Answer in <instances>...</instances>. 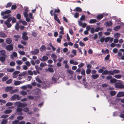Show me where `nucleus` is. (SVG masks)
Segmentation results:
<instances>
[{
    "instance_id": "nucleus-1",
    "label": "nucleus",
    "mask_w": 124,
    "mask_h": 124,
    "mask_svg": "<svg viewBox=\"0 0 124 124\" xmlns=\"http://www.w3.org/2000/svg\"><path fill=\"white\" fill-rule=\"evenodd\" d=\"M11 13V11L10 10H7L5 11H2L1 13V15L3 16L2 18L6 19L10 16L11 15L9 14Z\"/></svg>"
},
{
    "instance_id": "nucleus-2",
    "label": "nucleus",
    "mask_w": 124,
    "mask_h": 124,
    "mask_svg": "<svg viewBox=\"0 0 124 124\" xmlns=\"http://www.w3.org/2000/svg\"><path fill=\"white\" fill-rule=\"evenodd\" d=\"M13 87L12 86H7L5 88V90L6 92H10L11 93H13L17 91V89L13 90Z\"/></svg>"
},
{
    "instance_id": "nucleus-3",
    "label": "nucleus",
    "mask_w": 124,
    "mask_h": 124,
    "mask_svg": "<svg viewBox=\"0 0 124 124\" xmlns=\"http://www.w3.org/2000/svg\"><path fill=\"white\" fill-rule=\"evenodd\" d=\"M15 105L17 107L23 108L27 106V104L25 103H22L19 102H16L15 103Z\"/></svg>"
},
{
    "instance_id": "nucleus-4",
    "label": "nucleus",
    "mask_w": 124,
    "mask_h": 124,
    "mask_svg": "<svg viewBox=\"0 0 124 124\" xmlns=\"http://www.w3.org/2000/svg\"><path fill=\"white\" fill-rule=\"evenodd\" d=\"M12 17H10L8 18L7 20L4 22V24L6 25L8 28H10L11 26V24L10 23Z\"/></svg>"
},
{
    "instance_id": "nucleus-5",
    "label": "nucleus",
    "mask_w": 124,
    "mask_h": 124,
    "mask_svg": "<svg viewBox=\"0 0 124 124\" xmlns=\"http://www.w3.org/2000/svg\"><path fill=\"white\" fill-rule=\"evenodd\" d=\"M23 109L20 107H18L16 109V111L15 114L17 115H22L23 113L22 112Z\"/></svg>"
},
{
    "instance_id": "nucleus-6",
    "label": "nucleus",
    "mask_w": 124,
    "mask_h": 124,
    "mask_svg": "<svg viewBox=\"0 0 124 124\" xmlns=\"http://www.w3.org/2000/svg\"><path fill=\"white\" fill-rule=\"evenodd\" d=\"M39 50L37 49L31 51L30 53L32 55H36L39 53Z\"/></svg>"
},
{
    "instance_id": "nucleus-7",
    "label": "nucleus",
    "mask_w": 124,
    "mask_h": 124,
    "mask_svg": "<svg viewBox=\"0 0 124 124\" xmlns=\"http://www.w3.org/2000/svg\"><path fill=\"white\" fill-rule=\"evenodd\" d=\"M6 49L8 51H11L13 49V46L12 45H9L7 46L6 47Z\"/></svg>"
},
{
    "instance_id": "nucleus-8",
    "label": "nucleus",
    "mask_w": 124,
    "mask_h": 124,
    "mask_svg": "<svg viewBox=\"0 0 124 124\" xmlns=\"http://www.w3.org/2000/svg\"><path fill=\"white\" fill-rule=\"evenodd\" d=\"M115 87L117 88H124V85L122 84H115Z\"/></svg>"
},
{
    "instance_id": "nucleus-9",
    "label": "nucleus",
    "mask_w": 124,
    "mask_h": 124,
    "mask_svg": "<svg viewBox=\"0 0 124 124\" xmlns=\"http://www.w3.org/2000/svg\"><path fill=\"white\" fill-rule=\"evenodd\" d=\"M27 33L26 32H24L23 33V39L25 40H27L28 39V37L27 36Z\"/></svg>"
},
{
    "instance_id": "nucleus-10",
    "label": "nucleus",
    "mask_w": 124,
    "mask_h": 124,
    "mask_svg": "<svg viewBox=\"0 0 124 124\" xmlns=\"http://www.w3.org/2000/svg\"><path fill=\"white\" fill-rule=\"evenodd\" d=\"M102 74L103 75H111V70L108 71L107 70H105L103 71Z\"/></svg>"
},
{
    "instance_id": "nucleus-11",
    "label": "nucleus",
    "mask_w": 124,
    "mask_h": 124,
    "mask_svg": "<svg viewBox=\"0 0 124 124\" xmlns=\"http://www.w3.org/2000/svg\"><path fill=\"white\" fill-rule=\"evenodd\" d=\"M24 82L23 81H16L15 82L14 84L15 85H17L22 84Z\"/></svg>"
},
{
    "instance_id": "nucleus-12",
    "label": "nucleus",
    "mask_w": 124,
    "mask_h": 124,
    "mask_svg": "<svg viewBox=\"0 0 124 124\" xmlns=\"http://www.w3.org/2000/svg\"><path fill=\"white\" fill-rule=\"evenodd\" d=\"M117 96L118 97H121L124 96V92H119L117 94Z\"/></svg>"
},
{
    "instance_id": "nucleus-13",
    "label": "nucleus",
    "mask_w": 124,
    "mask_h": 124,
    "mask_svg": "<svg viewBox=\"0 0 124 124\" xmlns=\"http://www.w3.org/2000/svg\"><path fill=\"white\" fill-rule=\"evenodd\" d=\"M111 75H113L114 74L119 73L120 72V71L118 70H114L113 71L111 70Z\"/></svg>"
},
{
    "instance_id": "nucleus-14",
    "label": "nucleus",
    "mask_w": 124,
    "mask_h": 124,
    "mask_svg": "<svg viewBox=\"0 0 124 124\" xmlns=\"http://www.w3.org/2000/svg\"><path fill=\"white\" fill-rule=\"evenodd\" d=\"M47 64L45 62H41L40 63V66L41 68H39V69L40 70H41L42 68L45 66H46Z\"/></svg>"
},
{
    "instance_id": "nucleus-15",
    "label": "nucleus",
    "mask_w": 124,
    "mask_h": 124,
    "mask_svg": "<svg viewBox=\"0 0 124 124\" xmlns=\"http://www.w3.org/2000/svg\"><path fill=\"white\" fill-rule=\"evenodd\" d=\"M0 37L3 38L7 37V35L3 32H0Z\"/></svg>"
},
{
    "instance_id": "nucleus-16",
    "label": "nucleus",
    "mask_w": 124,
    "mask_h": 124,
    "mask_svg": "<svg viewBox=\"0 0 124 124\" xmlns=\"http://www.w3.org/2000/svg\"><path fill=\"white\" fill-rule=\"evenodd\" d=\"M51 57L52 58L54 62L56 61V59L57 58V56L56 55L54 54H51Z\"/></svg>"
},
{
    "instance_id": "nucleus-17",
    "label": "nucleus",
    "mask_w": 124,
    "mask_h": 124,
    "mask_svg": "<svg viewBox=\"0 0 124 124\" xmlns=\"http://www.w3.org/2000/svg\"><path fill=\"white\" fill-rule=\"evenodd\" d=\"M104 15H105V14L104 13L101 14L97 16V19H101L104 16Z\"/></svg>"
},
{
    "instance_id": "nucleus-18",
    "label": "nucleus",
    "mask_w": 124,
    "mask_h": 124,
    "mask_svg": "<svg viewBox=\"0 0 124 124\" xmlns=\"http://www.w3.org/2000/svg\"><path fill=\"white\" fill-rule=\"evenodd\" d=\"M48 59V57L46 56H44L42 57V59H40V60L41 61H46Z\"/></svg>"
},
{
    "instance_id": "nucleus-19",
    "label": "nucleus",
    "mask_w": 124,
    "mask_h": 124,
    "mask_svg": "<svg viewBox=\"0 0 124 124\" xmlns=\"http://www.w3.org/2000/svg\"><path fill=\"white\" fill-rule=\"evenodd\" d=\"M12 41V40L11 39L9 38H7L6 40V42L8 44H10Z\"/></svg>"
},
{
    "instance_id": "nucleus-20",
    "label": "nucleus",
    "mask_w": 124,
    "mask_h": 124,
    "mask_svg": "<svg viewBox=\"0 0 124 124\" xmlns=\"http://www.w3.org/2000/svg\"><path fill=\"white\" fill-rule=\"evenodd\" d=\"M99 77V75L98 74L93 75H92V78L95 79Z\"/></svg>"
},
{
    "instance_id": "nucleus-21",
    "label": "nucleus",
    "mask_w": 124,
    "mask_h": 124,
    "mask_svg": "<svg viewBox=\"0 0 124 124\" xmlns=\"http://www.w3.org/2000/svg\"><path fill=\"white\" fill-rule=\"evenodd\" d=\"M73 11H76L81 12L82 11L81 9L79 7H77L75 9L73 10Z\"/></svg>"
},
{
    "instance_id": "nucleus-22",
    "label": "nucleus",
    "mask_w": 124,
    "mask_h": 124,
    "mask_svg": "<svg viewBox=\"0 0 124 124\" xmlns=\"http://www.w3.org/2000/svg\"><path fill=\"white\" fill-rule=\"evenodd\" d=\"M82 84L85 86V87H86V86L88 85V83L85 82V78L83 79Z\"/></svg>"
},
{
    "instance_id": "nucleus-23",
    "label": "nucleus",
    "mask_w": 124,
    "mask_h": 124,
    "mask_svg": "<svg viewBox=\"0 0 124 124\" xmlns=\"http://www.w3.org/2000/svg\"><path fill=\"white\" fill-rule=\"evenodd\" d=\"M59 38L57 39V41L58 43H60L61 39L62 38V36L61 35H59Z\"/></svg>"
},
{
    "instance_id": "nucleus-24",
    "label": "nucleus",
    "mask_w": 124,
    "mask_h": 124,
    "mask_svg": "<svg viewBox=\"0 0 124 124\" xmlns=\"http://www.w3.org/2000/svg\"><path fill=\"white\" fill-rule=\"evenodd\" d=\"M67 73L68 74L72 75L73 74L74 72L71 70H67Z\"/></svg>"
},
{
    "instance_id": "nucleus-25",
    "label": "nucleus",
    "mask_w": 124,
    "mask_h": 124,
    "mask_svg": "<svg viewBox=\"0 0 124 124\" xmlns=\"http://www.w3.org/2000/svg\"><path fill=\"white\" fill-rule=\"evenodd\" d=\"M97 22V21H96V19H92L91 20H90L89 22V23H96V22Z\"/></svg>"
},
{
    "instance_id": "nucleus-26",
    "label": "nucleus",
    "mask_w": 124,
    "mask_h": 124,
    "mask_svg": "<svg viewBox=\"0 0 124 124\" xmlns=\"http://www.w3.org/2000/svg\"><path fill=\"white\" fill-rule=\"evenodd\" d=\"M12 111L11 109H8L6 110L4 112V113L5 114H8L11 113Z\"/></svg>"
},
{
    "instance_id": "nucleus-27",
    "label": "nucleus",
    "mask_w": 124,
    "mask_h": 124,
    "mask_svg": "<svg viewBox=\"0 0 124 124\" xmlns=\"http://www.w3.org/2000/svg\"><path fill=\"white\" fill-rule=\"evenodd\" d=\"M8 122V121L7 119H3L1 122V124H6Z\"/></svg>"
},
{
    "instance_id": "nucleus-28",
    "label": "nucleus",
    "mask_w": 124,
    "mask_h": 124,
    "mask_svg": "<svg viewBox=\"0 0 124 124\" xmlns=\"http://www.w3.org/2000/svg\"><path fill=\"white\" fill-rule=\"evenodd\" d=\"M16 94H14L11 98V100L12 101H14L16 99Z\"/></svg>"
},
{
    "instance_id": "nucleus-29",
    "label": "nucleus",
    "mask_w": 124,
    "mask_h": 124,
    "mask_svg": "<svg viewBox=\"0 0 124 124\" xmlns=\"http://www.w3.org/2000/svg\"><path fill=\"white\" fill-rule=\"evenodd\" d=\"M57 78H56L54 77H53L52 78V81L53 83H57Z\"/></svg>"
},
{
    "instance_id": "nucleus-30",
    "label": "nucleus",
    "mask_w": 124,
    "mask_h": 124,
    "mask_svg": "<svg viewBox=\"0 0 124 124\" xmlns=\"http://www.w3.org/2000/svg\"><path fill=\"white\" fill-rule=\"evenodd\" d=\"M120 37V34L118 33H117L115 34L114 37L116 38H119Z\"/></svg>"
},
{
    "instance_id": "nucleus-31",
    "label": "nucleus",
    "mask_w": 124,
    "mask_h": 124,
    "mask_svg": "<svg viewBox=\"0 0 124 124\" xmlns=\"http://www.w3.org/2000/svg\"><path fill=\"white\" fill-rule=\"evenodd\" d=\"M20 22L22 23L24 25H27V23L26 22L24 21H23L22 20H20Z\"/></svg>"
},
{
    "instance_id": "nucleus-32",
    "label": "nucleus",
    "mask_w": 124,
    "mask_h": 124,
    "mask_svg": "<svg viewBox=\"0 0 124 124\" xmlns=\"http://www.w3.org/2000/svg\"><path fill=\"white\" fill-rule=\"evenodd\" d=\"M15 28L16 30H18L19 28V23H17L15 26Z\"/></svg>"
},
{
    "instance_id": "nucleus-33",
    "label": "nucleus",
    "mask_w": 124,
    "mask_h": 124,
    "mask_svg": "<svg viewBox=\"0 0 124 124\" xmlns=\"http://www.w3.org/2000/svg\"><path fill=\"white\" fill-rule=\"evenodd\" d=\"M106 24L108 26H111L112 25V23L111 21L106 22Z\"/></svg>"
},
{
    "instance_id": "nucleus-34",
    "label": "nucleus",
    "mask_w": 124,
    "mask_h": 124,
    "mask_svg": "<svg viewBox=\"0 0 124 124\" xmlns=\"http://www.w3.org/2000/svg\"><path fill=\"white\" fill-rule=\"evenodd\" d=\"M14 104L12 102H8L6 104V105L7 106H12Z\"/></svg>"
},
{
    "instance_id": "nucleus-35",
    "label": "nucleus",
    "mask_w": 124,
    "mask_h": 124,
    "mask_svg": "<svg viewBox=\"0 0 124 124\" xmlns=\"http://www.w3.org/2000/svg\"><path fill=\"white\" fill-rule=\"evenodd\" d=\"M14 37L16 38L15 39V40L16 41H17L18 40V39L20 37V36L18 35H14Z\"/></svg>"
},
{
    "instance_id": "nucleus-36",
    "label": "nucleus",
    "mask_w": 124,
    "mask_h": 124,
    "mask_svg": "<svg viewBox=\"0 0 124 124\" xmlns=\"http://www.w3.org/2000/svg\"><path fill=\"white\" fill-rule=\"evenodd\" d=\"M120 26H117L115 27L114 30L115 31H117L120 29Z\"/></svg>"
},
{
    "instance_id": "nucleus-37",
    "label": "nucleus",
    "mask_w": 124,
    "mask_h": 124,
    "mask_svg": "<svg viewBox=\"0 0 124 124\" xmlns=\"http://www.w3.org/2000/svg\"><path fill=\"white\" fill-rule=\"evenodd\" d=\"M114 76L115 78L117 79H120L121 77V75L119 74L115 75Z\"/></svg>"
},
{
    "instance_id": "nucleus-38",
    "label": "nucleus",
    "mask_w": 124,
    "mask_h": 124,
    "mask_svg": "<svg viewBox=\"0 0 124 124\" xmlns=\"http://www.w3.org/2000/svg\"><path fill=\"white\" fill-rule=\"evenodd\" d=\"M20 93L21 94L23 95H26L27 94V93L25 91H21L20 92Z\"/></svg>"
},
{
    "instance_id": "nucleus-39",
    "label": "nucleus",
    "mask_w": 124,
    "mask_h": 124,
    "mask_svg": "<svg viewBox=\"0 0 124 124\" xmlns=\"http://www.w3.org/2000/svg\"><path fill=\"white\" fill-rule=\"evenodd\" d=\"M16 62L17 64L19 65H21L23 63V62L19 60H17L16 61Z\"/></svg>"
},
{
    "instance_id": "nucleus-40",
    "label": "nucleus",
    "mask_w": 124,
    "mask_h": 124,
    "mask_svg": "<svg viewBox=\"0 0 124 124\" xmlns=\"http://www.w3.org/2000/svg\"><path fill=\"white\" fill-rule=\"evenodd\" d=\"M117 80L115 78L111 79L110 80V82L111 83H113L116 82Z\"/></svg>"
},
{
    "instance_id": "nucleus-41",
    "label": "nucleus",
    "mask_w": 124,
    "mask_h": 124,
    "mask_svg": "<svg viewBox=\"0 0 124 124\" xmlns=\"http://www.w3.org/2000/svg\"><path fill=\"white\" fill-rule=\"evenodd\" d=\"M15 70L14 68L8 69L7 71L8 72H13Z\"/></svg>"
},
{
    "instance_id": "nucleus-42",
    "label": "nucleus",
    "mask_w": 124,
    "mask_h": 124,
    "mask_svg": "<svg viewBox=\"0 0 124 124\" xmlns=\"http://www.w3.org/2000/svg\"><path fill=\"white\" fill-rule=\"evenodd\" d=\"M110 94L111 96H114L115 95L116 93L114 91H112L110 92Z\"/></svg>"
},
{
    "instance_id": "nucleus-43",
    "label": "nucleus",
    "mask_w": 124,
    "mask_h": 124,
    "mask_svg": "<svg viewBox=\"0 0 124 124\" xmlns=\"http://www.w3.org/2000/svg\"><path fill=\"white\" fill-rule=\"evenodd\" d=\"M25 63L26 64V65L28 67H29L31 66V64L30 62L29 61H26V62Z\"/></svg>"
},
{
    "instance_id": "nucleus-44",
    "label": "nucleus",
    "mask_w": 124,
    "mask_h": 124,
    "mask_svg": "<svg viewBox=\"0 0 124 124\" xmlns=\"http://www.w3.org/2000/svg\"><path fill=\"white\" fill-rule=\"evenodd\" d=\"M24 118L23 116H19L17 117V118L18 120H21Z\"/></svg>"
},
{
    "instance_id": "nucleus-45",
    "label": "nucleus",
    "mask_w": 124,
    "mask_h": 124,
    "mask_svg": "<svg viewBox=\"0 0 124 124\" xmlns=\"http://www.w3.org/2000/svg\"><path fill=\"white\" fill-rule=\"evenodd\" d=\"M19 122V121L18 120H16L12 122V124H17Z\"/></svg>"
},
{
    "instance_id": "nucleus-46",
    "label": "nucleus",
    "mask_w": 124,
    "mask_h": 124,
    "mask_svg": "<svg viewBox=\"0 0 124 124\" xmlns=\"http://www.w3.org/2000/svg\"><path fill=\"white\" fill-rule=\"evenodd\" d=\"M5 59V58L4 57H0V61L2 62H4Z\"/></svg>"
},
{
    "instance_id": "nucleus-47",
    "label": "nucleus",
    "mask_w": 124,
    "mask_h": 124,
    "mask_svg": "<svg viewBox=\"0 0 124 124\" xmlns=\"http://www.w3.org/2000/svg\"><path fill=\"white\" fill-rule=\"evenodd\" d=\"M48 70L51 73L53 72L54 71L53 69L51 68H48Z\"/></svg>"
},
{
    "instance_id": "nucleus-48",
    "label": "nucleus",
    "mask_w": 124,
    "mask_h": 124,
    "mask_svg": "<svg viewBox=\"0 0 124 124\" xmlns=\"http://www.w3.org/2000/svg\"><path fill=\"white\" fill-rule=\"evenodd\" d=\"M91 33L93 34V33L95 31V29H94V28L93 27H92L91 29Z\"/></svg>"
},
{
    "instance_id": "nucleus-49",
    "label": "nucleus",
    "mask_w": 124,
    "mask_h": 124,
    "mask_svg": "<svg viewBox=\"0 0 124 124\" xmlns=\"http://www.w3.org/2000/svg\"><path fill=\"white\" fill-rule=\"evenodd\" d=\"M32 35L34 37H36L37 35L36 32L34 31H32Z\"/></svg>"
},
{
    "instance_id": "nucleus-50",
    "label": "nucleus",
    "mask_w": 124,
    "mask_h": 124,
    "mask_svg": "<svg viewBox=\"0 0 124 124\" xmlns=\"http://www.w3.org/2000/svg\"><path fill=\"white\" fill-rule=\"evenodd\" d=\"M19 54L22 55H24L25 54V53L24 51H20L19 52Z\"/></svg>"
},
{
    "instance_id": "nucleus-51",
    "label": "nucleus",
    "mask_w": 124,
    "mask_h": 124,
    "mask_svg": "<svg viewBox=\"0 0 124 124\" xmlns=\"http://www.w3.org/2000/svg\"><path fill=\"white\" fill-rule=\"evenodd\" d=\"M84 65V64L82 62L78 65V66L79 68H80L83 66Z\"/></svg>"
},
{
    "instance_id": "nucleus-52",
    "label": "nucleus",
    "mask_w": 124,
    "mask_h": 124,
    "mask_svg": "<svg viewBox=\"0 0 124 124\" xmlns=\"http://www.w3.org/2000/svg\"><path fill=\"white\" fill-rule=\"evenodd\" d=\"M29 111V109L28 108L26 107L24 108L23 109V111L25 112H27Z\"/></svg>"
},
{
    "instance_id": "nucleus-53",
    "label": "nucleus",
    "mask_w": 124,
    "mask_h": 124,
    "mask_svg": "<svg viewBox=\"0 0 124 124\" xmlns=\"http://www.w3.org/2000/svg\"><path fill=\"white\" fill-rule=\"evenodd\" d=\"M10 65L11 66H13L15 65V63L14 62H11L10 63Z\"/></svg>"
},
{
    "instance_id": "nucleus-54",
    "label": "nucleus",
    "mask_w": 124,
    "mask_h": 124,
    "mask_svg": "<svg viewBox=\"0 0 124 124\" xmlns=\"http://www.w3.org/2000/svg\"><path fill=\"white\" fill-rule=\"evenodd\" d=\"M8 116V115H3L1 117L2 118H7Z\"/></svg>"
},
{
    "instance_id": "nucleus-55",
    "label": "nucleus",
    "mask_w": 124,
    "mask_h": 124,
    "mask_svg": "<svg viewBox=\"0 0 124 124\" xmlns=\"http://www.w3.org/2000/svg\"><path fill=\"white\" fill-rule=\"evenodd\" d=\"M72 53L74 54V55H75L76 54L77 51L73 49L72 51Z\"/></svg>"
},
{
    "instance_id": "nucleus-56",
    "label": "nucleus",
    "mask_w": 124,
    "mask_h": 124,
    "mask_svg": "<svg viewBox=\"0 0 124 124\" xmlns=\"http://www.w3.org/2000/svg\"><path fill=\"white\" fill-rule=\"evenodd\" d=\"M16 5H13L12 6L11 9L12 10L15 9H16Z\"/></svg>"
},
{
    "instance_id": "nucleus-57",
    "label": "nucleus",
    "mask_w": 124,
    "mask_h": 124,
    "mask_svg": "<svg viewBox=\"0 0 124 124\" xmlns=\"http://www.w3.org/2000/svg\"><path fill=\"white\" fill-rule=\"evenodd\" d=\"M109 38L110 37H108L105 38L104 39V41L106 42H108L109 40Z\"/></svg>"
},
{
    "instance_id": "nucleus-58",
    "label": "nucleus",
    "mask_w": 124,
    "mask_h": 124,
    "mask_svg": "<svg viewBox=\"0 0 124 124\" xmlns=\"http://www.w3.org/2000/svg\"><path fill=\"white\" fill-rule=\"evenodd\" d=\"M12 80L11 79H10L7 81L6 83L7 84H9L11 83Z\"/></svg>"
},
{
    "instance_id": "nucleus-59",
    "label": "nucleus",
    "mask_w": 124,
    "mask_h": 124,
    "mask_svg": "<svg viewBox=\"0 0 124 124\" xmlns=\"http://www.w3.org/2000/svg\"><path fill=\"white\" fill-rule=\"evenodd\" d=\"M79 44L80 46H85V44L81 41L79 42Z\"/></svg>"
},
{
    "instance_id": "nucleus-60",
    "label": "nucleus",
    "mask_w": 124,
    "mask_h": 124,
    "mask_svg": "<svg viewBox=\"0 0 124 124\" xmlns=\"http://www.w3.org/2000/svg\"><path fill=\"white\" fill-rule=\"evenodd\" d=\"M36 80L39 83H41V80L38 77H37L36 78Z\"/></svg>"
},
{
    "instance_id": "nucleus-61",
    "label": "nucleus",
    "mask_w": 124,
    "mask_h": 124,
    "mask_svg": "<svg viewBox=\"0 0 124 124\" xmlns=\"http://www.w3.org/2000/svg\"><path fill=\"white\" fill-rule=\"evenodd\" d=\"M12 3L11 2H9L7 4L6 6V8L7 7H10L12 5Z\"/></svg>"
},
{
    "instance_id": "nucleus-62",
    "label": "nucleus",
    "mask_w": 124,
    "mask_h": 124,
    "mask_svg": "<svg viewBox=\"0 0 124 124\" xmlns=\"http://www.w3.org/2000/svg\"><path fill=\"white\" fill-rule=\"evenodd\" d=\"M79 16V13L76 12L75 13L74 15V17L75 18H77Z\"/></svg>"
},
{
    "instance_id": "nucleus-63",
    "label": "nucleus",
    "mask_w": 124,
    "mask_h": 124,
    "mask_svg": "<svg viewBox=\"0 0 124 124\" xmlns=\"http://www.w3.org/2000/svg\"><path fill=\"white\" fill-rule=\"evenodd\" d=\"M86 30H87L88 31L90 29H91V27L90 26L87 25L86 26Z\"/></svg>"
},
{
    "instance_id": "nucleus-64",
    "label": "nucleus",
    "mask_w": 124,
    "mask_h": 124,
    "mask_svg": "<svg viewBox=\"0 0 124 124\" xmlns=\"http://www.w3.org/2000/svg\"><path fill=\"white\" fill-rule=\"evenodd\" d=\"M91 72V70L90 69H88L86 70V73L87 74H89Z\"/></svg>"
}]
</instances>
